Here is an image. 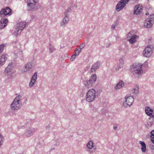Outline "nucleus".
I'll return each instance as SVG.
<instances>
[{
	"label": "nucleus",
	"instance_id": "1",
	"mask_svg": "<svg viewBox=\"0 0 154 154\" xmlns=\"http://www.w3.org/2000/svg\"><path fill=\"white\" fill-rule=\"evenodd\" d=\"M23 98L22 96L18 95L14 99L11 105V108L12 110H16L19 109L22 106V101Z\"/></svg>",
	"mask_w": 154,
	"mask_h": 154
},
{
	"label": "nucleus",
	"instance_id": "2",
	"mask_svg": "<svg viewBox=\"0 0 154 154\" xmlns=\"http://www.w3.org/2000/svg\"><path fill=\"white\" fill-rule=\"evenodd\" d=\"M143 65L141 63H134L131 66V71L134 75H140L143 72L142 69Z\"/></svg>",
	"mask_w": 154,
	"mask_h": 154
},
{
	"label": "nucleus",
	"instance_id": "3",
	"mask_svg": "<svg viewBox=\"0 0 154 154\" xmlns=\"http://www.w3.org/2000/svg\"><path fill=\"white\" fill-rule=\"evenodd\" d=\"M97 79L96 75L95 74H92L89 80H87L84 83V89L86 90L88 89L89 88H91L92 86L95 84Z\"/></svg>",
	"mask_w": 154,
	"mask_h": 154
},
{
	"label": "nucleus",
	"instance_id": "4",
	"mask_svg": "<svg viewBox=\"0 0 154 154\" xmlns=\"http://www.w3.org/2000/svg\"><path fill=\"white\" fill-rule=\"evenodd\" d=\"M96 91L92 89L89 90L87 92L86 96V100L88 102L93 101L95 98L96 97Z\"/></svg>",
	"mask_w": 154,
	"mask_h": 154
},
{
	"label": "nucleus",
	"instance_id": "5",
	"mask_svg": "<svg viewBox=\"0 0 154 154\" xmlns=\"http://www.w3.org/2000/svg\"><path fill=\"white\" fill-rule=\"evenodd\" d=\"M26 24V22L24 21H22L19 23L17 25V28L14 32L15 35H17L20 34L25 27Z\"/></svg>",
	"mask_w": 154,
	"mask_h": 154
},
{
	"label": "nucleus",
	"instance_id": "6",
	"mask_svg": "<svg viewBox=\"0 0 154 154\" xmlns=\"http://www.w3.org/2000/svg\"><path fill=\"white\" fill-rule=\"evenodd\" d=\"M130 0H121L116 6V9L117 11H119L123 9L128 4Z\"/></svg>",
	"mask_w": 154,
	"mask_h": 154
},
{
	"label": "nucleus",
	"instance_id": "7",
	"mask_svg": "<svg viewBox=\"0 0 154 154\" xmlns=\"http://www.w3.org/2000/svg\"><path fill=\"white\" fill-rule=\"evenodd\" d=\"M125 101L123 103V106L125 107H127L128 106H130L132 105L134 100L133 96H126L125 97Z\"/></svg>",
	"mask_w": 154,
	"mask_h": 154
},
{
	"label": "nucleus",
	"instance_id": "8",
	"mask_svg": "<svg viewBox=\"0 0 154 154\" xmlns=\"http://www.w3.org/2000/svg\"><path fill=\"white\" fill-rule=\"evenodd\" d=\"M153 48L152 46L148 45L146 47L143 52V54L144 56L149 57L152 54Z\"/></svg>",
	"mask_w": 154,
	"mask_h": 154
},
{
	"label": "nucleus",
	"instance_id": "9",
	"mask_svg": "<svg viewBox=\"0 0 154 154\" xmlns=\"http://www.w3.org/2000/svg\"><path fill=\"white\" fill-rule=\"evenodd\" d=\"M38 1V0H27V10L31 11L34 8L35 3Z\"/></svg>",
	"mask_w": 154,
	"mask_h": 154
},
{
	"label": "nucleus",
	"instance_id": "10",
	"mask_svg": "<svg viewBox=\"0 0 154 154\" xmlns=\"http://www.w3.org/2000/svg\"><path fill=\"white\" fill-rule=\"evenodd\" d=\"M131 34L129 32L127 35V39L130 43L133 44L136 42V39L138 38V36L136 35L131 36Z\"/></svg>",
	"mask_w": 154,
	"mask_h": 154
},
{
	"label": "nucleus",
	"instance_id": "11",
	"mask_svg": "<svg viewBox=\"0 0 154 154\" xmlns=\"http://www.w3.org/2000/svg\"><path fill=\"white\" fill-rule=\"evenodd\" d=\"M143 11V7L140 5H136L134 9V15L140 14Z\"/></svg>",
	"mask_w": 154,
	"mask_h": 154
},
{
	"label": "nucleus",
	"instance_id": "12",
	"mask_svg": "<svg viewBox=\"0 0 154 154\" xmlns=\"http://www.w3.org/2000/svg\"><path fill=\"white\" fill-rule=\"evenodd\" d=\"M12 14L11 9L9 7H6L5 8L2 9L0 12L1 14H3L5 16L11 15Z\"/></svg>",
	"mask_w": 154,
	"mask_h": 154
},
{
	"label": "nucleus",
	"instance_id": "13",
	"mask_svg": "<svg viewBox=\"0 0 154 154\" xmlns=\"http://www.w3.org/2000/svg\"><path fill=\"white\" fill-rule=\"evenodd\" d=\"M12 63H9L5 69V72L7 74L9 79H10L11 77L10 75L11 74V70L12 69Z\"/></svg>",
	"mask_w": 154,
	"mask_h": 154
},
{
	"label": "nucleus",
	"instance_id": "14",
	"mask_svg": "<svg viewBox=\"0 0 154 154\" xmlns=\"http://www.w3.org/2000/svg\"><path fill=\"white\" fill-rule=\"evenodd\" d=\"M100 65V62L98 61L94 63L91 68V72L92 73L95 72L96 70L99 68Z\"/></svg>",
	"mask_w": 154,
	"mask_h": 154
},
{
	"label": "nucleus",
	"instance_id": "15",
	"mask_svg": "<svg viewBox=\"0 0 154 154\" xmlns=\"http://www.w3.org/2000/svg\"><path fill=\"white\" fill-rule=\"evenodd\" d=\"M146 114L150 117L154 118V115L152 114L153 110L149 107L146 106L145 108Z\"/></svg>",
	"mask_w": 154,
	"mask_h": 154
},
{
	"label": "nucleus",
	"instance_id": "16",
	"mask_svg": "<svg viewBox=\"0 0 154 154\" xmlns=\"http://www.w3.org/2000/svg\"><path fill=\"white\" fill-rule=\"evenodd\" d=\"M153 23V22H151L149 19L146 18L144 23V26L146 28H150L152 26Z\"/></svg>",
	"mask_w": 154,
	"mask_h": 154
},
{
	"label": "nucleus",
	"instance_id": "17",
	"mask_svg": "<svg viewBox=\"0 0 154 154\" xmlns=\"http://www.w3.org/2000/svg\"><path fill=\"white\" fill-rule=\"evenodd\" d=\"M36 129L34 128H29L26 133V135L27 137H29L32 136L35 131Z\"/></svg>",
	"mask_w": 154,
	"mask_h": 154
},
{
	"label": "nucleus",
	"instance_id": "18",
	"mask_svg": "<svg viewBox=\"0 0 154 154\" xmlns=\"http://www.w3.org/2000/svg\"><path fill=\"white\" fill-rule=\"evenodd\" d=\"M8 22V20L6 18L2 19L0 22V29H2L5 27L7 25L6 23Z\"/></svg>",
	"mask_w": 154,
	"mask_h": 154
},
{
	"label": "nucleus",
	"instance_id": "19",
	"mask_svg": "<svg viewBox=\"0 0 154 154\" xmlns=\"http://www.w3.org/2000/svg\"><path fill=\"white\" fill-rule=\"evenodd\" d=\"M7 55H2L0 57V65L1 66L4 65L5 61L7 59Z\"/></svg>",
	"mask_w": 154,
	"mask_h": 154
},
{
	"label": "nucleus",
	"instance_id": "20",
	"mask_svg": "<svg viewBox=\"0 0 154 154\" xmlns=\"http://www.w3.org/2000/svg\"><path fill=\"white\" fill-rule=\"evenodd\" d=\"M69 21V18L68 16H65L63 19L62 22L60 23L61 26H64L65 25L67 24Z\"/></svg>",
	"mask_w": 154,
	"mask_h": 154
},
{
	"label": "nucleus",
	"instance_id": "21",
	"mask_svg": "<svg viewBox=\"0 0 154 154\" xmlns=\"http://www.w3.org/2000/svg\"><path fill=\"white\" fill-rule=\"evenodd\" d=\"M125 83L122 81H120L115 87L116 89H119L121 88L124 85Z\"/></svg>",
	"mask_w": 154,
	"mask_h": 154
},
{
	"label": "nucleus",
	"instance_id": "22",
	"mask_svg": "<svg viewBox=\"0 0 154 154\" xmlns=\"http://www.w3.org/2000/svg\"><path fill=\"white\" fill-rule=\"evenodd\" d=\"M139 143L141 146V149L142 152H145L146 150V146L145 143L140 141Z\"/></svg>",
	"mask_w": 154,
	"mask_h": 154
},
{
	"label": "nucleus",
	"instance_id": "23",
	"mask_svg": "<svg viewBox=\"0 0 154 154\" xmlns=\"http://www.w3.org/2000/svg\"><path fill=\"white\" fill-rule=\"evenodd\" d=\"M94 143L92 140L89 141L87 144L86 146L87 148L90 150L94 146Z\"/></svg>",
	"mask_w": 154,
	"mask_h": 154
},
{
	"label": "nucleus",
	"instance_id": "24",
	"mask_svg": "<svg viewBox=\"0 0 154 154\" xmlns=\"http://www.w3.org/2000/svg\"><path fill=\"white\" fill-rule=\"evenodd\" d=\"M119 64L118 67H116V66H115V69L116 71L118 70L119 68H121L123 66V60L122 59L120 58L119 59Z\"/></svg>",
	"mask_w": 154,
	"mask_h": 154
},
{
	"label": "nucleus",
	"instance_id": "25",
	"mask_svg": "<svg viewBox=\"0 0 154 154\" xmlns=\"http://www.w3.org/2000/svg\"><path fill=\"white\" fill-rule=\"evenodd\" d=\"M29 71V70L28 68L26 65L25 64L24 66L22 67L21 72L22 73H23L25 72H28Z\"/></svg>",
	"mask_w": 154,
	"mask_h": 154
},
{
	"label": "nucleus",
	"instance_id": "26",
	"mask_svg": "<svg viewBox=\"0 0 154 154\" xmlns=\"http://www.w3.org/2000/svg\"><path fill=\"white\" fill-rule=\"evenodd\" d=\"M25 64L29 70L31 69L32 68L33 66V62L32 61H31L30 62H29Z\"/></svg>",
	"mask_w": 154,
	"mask_h": 154
},
{
	"label": "nucleus",
	"instance_id": "27",
	"mask_svg": "<svg viewBox=\"0 0 154 154\" xmlns=\"http://www.w3.org/2000/svg\"><path fill=\"white\" fill-rule=\"evenodd\" d=\"M37 72H35L34 74L32 77L31 78V80L33 82H35L37 77Z\"/></svg>",
	"mask_w": 154,
	"mask_h": 154
},
{
	"label": "nucleus",
	"instance_id": "28",
	"mask_svg": "<svg viewBox=\"0 0 154 154\" xmlns=\"http://www.w3.org/2000/svg\"><path fill=\"white\" fill-rule=\"evenodd\" d=\"M151 135L150 136L151 140L152 142L154 144V130L151 132Z\"/></svg>",
	"mask_w": 154,
	"mask_h": 154
},
{
	"label": "nucleus",
	"instance_id": "29",
	"mask_svg": "<svg viewBox=\"0 0 154 154\" xmlns=\"http://www.w3.org/2000/svg\"><path fill=\"white\" fill-rule=\"evenodd\" d=\"M139 88L138 86H136L135 88H134L133 89V93L135 94H137L138 93Z\"/></svg>",
	"mask_w": 154,
	"mask_h": 154
},
{
	"label": "nucleus",
	"instance_id": "30",
	"mask_svg": "<svg viewBox=\"0 0 154 154\" xmlns=\"http://www.w3.org/2000/svg\"><path fill=\"white\" fill-rule=\"evenodd\" d=\"M147 19H149V20H151V21L153 22L154 20V14H152L149 15V17L147 18Z\"/></svg>",
	"mask_w": 154,
	"mask_h": 154
},
{
	"label": "nucleus",
	"instance_id": "31",
	"mask_svg": "<svg viewBox=\"0 0 154 154\" xmlns=\"http://www.w3.org/2000/svg\"><path fill=\"white\" fill-rule=\"evenodd\" d=\"M49 53H52L55 50V48L54 47L51 45H50L49 47Z\"/></svg>",
	"mask_w": 154,
	"mask_h": 154
},
{
	"label": "nucleus",
	"instance_id": "32",
	"mask_svg": "<svg viewBox=\"0 0 154 154\" xmlns=\"http://www.w3.org/2000/svg\"><path fill=\"white\" fill-rule=\"evenodd\" d=\"M5 46V45L4 44L1 45H0V53L2 52Z\"/></svg>",
	"mask_w": 154,
	"mask_h": 154
},
{
	"label": "nucleus",
	"instance_id": "33",
	"mask_svg": "<svg viewBox=\"0 0 154 154\" xmlns=\"http://www.w3.org/2000/svg\"><path fill=\"white\" fill-rule=\"evenodd\" d=\"M35 83V82H33L32 81H30V82L29 84V87L30 88L32 87L33 86V85Z\"/></svg>",
	"mask_w": 154,
	"mask_h": 154
},
{
	"label": "nucleus",
	"instance_id": "34",
	"mask_svg": "<svg viewBox=\"0 0 154 154\" xmlns=\"http://www.w3.org/2000/svg\"><path fill=\"white\" fill-rule=\"evenodd\" d=\"M76 56L75 55V54H73L72 55V57L70 58V60L71 61H73L75 59V57Z\"/></svg>",
	"mask_w": 154,
	"mask_h": 154
},
{
	"label": "nucleus",
	"instance_id": "35",
	"mask_svg": "<svg viewBox=\"0 0 154 154\" xmlns=\"http://www.w3.org/2000/svg\"><path fill=\"white\" fill-rule=\"evenodd\" d=\"M3 138H4L0 134V145H1V142L2 141H3Z\"/></svg>",
	"mask_w": 154,
	"mask_h": 154
},
{
	"label": "nucleus",
	"instance_id": "36",
	"mask_svg": "<svg viewBox=\"0 0 154 154\" xmlns=\"http://www.w3.org/2000/svg\"><path fill=\"white\" fill-rule=\"evenodd\" d=\"M85 43H83L81 45L79 46V48L81 49H82L85 46Z\"/></svg>",
	"mask_w": 154,
	"mask_h": 154
},
{
	"label": "nucleus",
	"instance_id": "37",
	"mask_svg": "<svg viewBox=\"0 0 154 154\" xmlns=\"http://www.w3.org/2000/svg\"><path fill=\"white\" fill-rule=\"evenodd\" d=\"M79 52L78 51H77L76 49L75 51V54H74L76 56H77L79 55Z\"/></svg>",
	"mask_w": 154,
	"mask_h": 154
},
{
	"label": "nucleus",
	"instance_id": "38",
	"mask_svg": "<svg viewBox=\"0 0 154 154\" xmlns=\"http://www.w3.org/2000/svg\"><path fill=\"white\" fill-rule=\"evenodd\" d=\"M50 126L49 125H47L46 127V129L47 130H48L50 129Z\"/></svg>",
	"mask_w": 154,
	"mask_h": 154
},
{
	"label": "nucleus",
	"instance_id": "39",
	"mask_svg": "<svg viewBox=\"0 0 154 154\" xmlns=\"http://www.w3.org/2000/svg\"><path fill=\"white\" fill-rule=\"evenodd\" d=\"M71 9L69 8H68L66 10V11L67 12V13H69V11H70Z\"/></svg>",
	"mask_w": 154,
	"mask_h": 154
},
{
	"label": "nucleus",
	"instance_id": "40",
	"mask_svg": "<svg viewBox=\"0 0 154 154\" xmlns=\"http://www.w3.org/2000/svg\"><path fill=\"white\" fill-rule=\"evenodd\" d=\"M116 26V25L115 24H113L111 26V28L112 29H114Z\"/></svg>",
	"mask_w": 154,
	"mask_h": 154
},
{
	"label": "nucleus",
	"instance_id": "41",
	"mask_svg": "<svg viewBox=\"0 0 154 154\" xmlns=\"http://www.w3.org/2000/svg\"><path fill=\"white\" fill-rule=\"evenodd\" d=\"M150 148L152 149H154V145H152L150 146Z\"/></svg>",
	"mask_w": 154,
	"mask_h": 154
},
{
	"label": "nucleus",
	"instance_id": "42",
	"mask_svg": "<svg viewBox=\"0 0 154 154\" xmlns=\"http://www.w3.org/2000/svg\"><path fill=\"white\" fill-rule=\"evenodd\" d=\"M68 13H67V12L65 11L64 12V15L65 16H68Z\"/></svg>",
	"mask_w": 154,
	"mask_h": 154
},
{
	"label": "nucleus",
	"instance_id": "43",
	"mask_svg": "<svg viewBox=\"0 0 154 154\" xmlns=\"http://www.w3.org/2000/svg\"><path fill=\"white\" fill-rule=\"evenodd\" d=\"M76 50L78 51L80 53L82 49H81L80 48L79 49L76 48Z\"/></svg>",
	"mask_w": 154,
	"mask_h": 154
},
{
	"label": "nucleus",
	"instance_id": "44",
	"mask_svg": "<svg viewBox=\"0 0 154 154\" xmlns=\"http://www.w3.org/2000/svg\"><path fill=\"white\" fill-rule=\"evenodd\" d=\"M20 59L22 60V61H23L24 60V58L23 57V56H22L21 58H20Z\"/></svg>",
	"mask_w": 154,
	"mask_h": 154
},
{
	"label": "nucleus",
	"instance_id": "45",
	"mask_svg": "<svg viewBox=\"0 0 154 154\" xmlns=\"http://www.w3.org/2000/svg\"><path fill=\"white\" fill-rule=\"evenodd\" d=\"M117 126H114L113 127V128L114 129V130H116V129H117Z\"/></svg>",
	"mask_w": 154,
	"mask_h": 154
},
{
	"label": "nucleus",
	"instance_id": "46",
	"mask_svg": "<svg viewBox=\"0 0 154 154\" xmlns=\"http://www.w3.org/2000/svg\"><path fill=\"white\" fill-rule=\"evenodd\" d=\"M109 45H110V44L109 43L106 44V47H109Z\"/></svg>",
	"mask_w": 154,
	"mask_h": 154
},
{
	"label": "nucleus",
	"instance_id": "47",
	"mask_svg": "<svg viewBox=\"0 0 154 154\" xmlns=\"http://www.w3.org/2000/svg\"><path fill=\"white\" fill-rule=\"evenodd\" d=\"M145 14L146 15H149V13L148 12H147Z\"/></svg>",
	"mask_w": 154,
	"mask_h": 154
},
{
	"label": "nucleus",
	"instance_id": "48",
	"mask_svg": "<svg viewBox=\"0 0 154 154\" xmlns=\"http://www.w3.org/2000/svg\"><path fill=\"white\" fill-rule=\"evenodd\" d=\"M96 149V148H94V150H95V149Z\"/></svg>",
	"mask_w": 154,
	"mask_h": 154
},
{
	"label": "nucleus",
	"instance_id": "49",
	"mask_svg": "<svg viewBox=\"0 0 154 154\" xmlns=\"http://www.w3.org/2000/svg\"><path fill=\"white\" fill-rule=\"evenodd\" d=\"M87 69H88L89 68V67H87Z\"/></svg>",
	"mask_w": 154,
	"mask_h": 154
}]
</instances>
